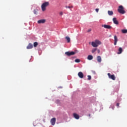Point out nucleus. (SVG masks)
I'll return each mask as SVG.
<instances>
[{"label": "nucleus", "mask_w": 127, "mask_h": 127, "mask_svg": "<svg viewBox=\"0 0 127 127\" xmlns=\"http://www.w3.org/2000/svg\"><path fill=\"white\" fill-rule=\"evenodd\" d=\"M91 45L93 46V47H98V45L96 42H92Z\"/></svg>", "instance_id": "obj_13"}, {"label": "nucleus", "mask_w": 127, "mask_h": 127, "mask_svg": "<svg viewBox=\"0 0 127 127\" xmlns=\"http://www.w3.org/2000/svg\"><path fill=\"white\" fill-rule=\"evenodd\" d=\"M118 42V37L116 35L114 36V45H117Z\"/></svg>", "instance_id": "obj_11"}, {"label": "nucleus", "mask_w": 127, "mask_h": 127, "mask_svg": "<svg viewBox=\"0 0 127 127\" xmlns=\"http://www.w3.org/2000/svg\"><path fill=\"white\" fill-rule=\"evenodd\" d=\"M119 52L117 53V54H122V53L123 52V48H119L118 50Z\"/></svg>", "instance_id": "obj_16"}, {"label": "nucleus", "mask_w": 127, "mask_h": 127, "mask_svg": "<svg viewBox=\"0 0 127 127\" xmlns=\"http://www.w3.org/2000/svg\"><path fill=\"white\" fill-rule=\"evenodd\" d=\"M33 48V45L31 43H29L27 46V49H31Z\"/></svg>", "instance_id": "obj_10"}, {"label": "nucleus", "mask_w": 127, "mask_h": 127, "mask_svg": "<svg viewBox=\"0 0 127 127\" xmlns=\"http://www.w3.org/2000/svg\"><path fill=\"white\" fill-rule=\"evenodd\" d=\"M108 13L109 15H113V14H114V12H113V11L108 10Z\"/></svg>", "instance_id": "obj_18"}, {"label": "nucleus", "mask_w": 127, "mask_h": 127, "mask_svg": "<svg viewBox=\"0 0 127 127\" xmlns=\"http://www.w3.org/2000/svg\"><path fill=\"white\" fill-rule=\"evenodd\" d=\"M73 116L74 118H75L76 120H79L80 119V116L79 115L76 114V113H73Z\"/></svg>", "instance_id": "obj_8"}, {"label": "nucleus", "mask_w": 127, "mask_h": 127, "mask_svg": "<svg viewBox=\"0 0 127 127\" xmlns=\"http://www.w3.org/2000/svg\"><path fill=\"white\" fill-rule=\"evenodd\" d=\"M78 76L79 77V78H81V79L84 78V74H83V72L81 71H80L78 73Z\"/></svg>", "instance_id": "obj_7"}, {"label": "nucleus", "mask_w": 127, "mask_h": 127, "mask_svg": "<svg viewBox=\"0 0 127 127\" xmlns=\"http://www.w3.org/2000/svg\"><path fill=\"white\" fill-rule=\"evenodd\" d=\"M102 27H104V28H106L107 29H111V28H112V26L109 25H102Z\"/></svg>", "instance_id": "obj_6"}, {"label": "nucleus", "mask_w": 127, "mask_h": 127, "mask_svg": "<svg viewBox=\"0 0 127 127\" xmlns=\"http://www.w3.org/2000/svg\"><path fill=\"white\" fill-rule=\"evenodd\" d=\"M97 62H98L99 63H101V62H102V58H101V56H97Z\"/></svg>", "instance_id": "obj_12"}, {"label": "nucleus", "mask_w": 127, "mask_h": 127, "mask_svg": "<svg viewBox=\"0 0 127 127\" xmlns=\"http://www.w3.org/2000/svg\"><path fill=\"white\" fill-rule=\"evenodd\" d=\"M46 21V20L43 19L39 20L38 21V23H39V24H40L41 23H45Z\"/></svg>", "instance_id": "obj_9"}, {"label": "nucleus", "mask_w": 127, "mask_h": 127, "mask_svg": "<svg viewBox=\"0 0 127 127\" xmlns=\"http://www.w3.org/2000/svg\"><path fill=\"white\" fill-rule=\"evenodd\" d=\"M37 45H38V43H37V42L34 43V47H37Z\"/></svg>", "instance_id": "obj_22"}, {"label": "nucleus", "mask_w": 127, "mask_h": 127, "mask_svg": "<svg viewBox=\"0 0 127 127\" xmlns=\"http://www.w3.org/2000/svg\"><path fill=\"white\" fill-rule=\"evenodd\" d=\"M88 117H91V114H89Z\"/></svg>", "instance_id": "obj_32"}, {"label": "nucleus", "mask_w": 127, "mask_h": 127, "mask_svg": "<svg viewBox=\"0 0 127 127\" xmlns=\"http://www.w3.org/2000/svg\"><path fill=\"white\" fill-rule=\"evenodd\" d=\"M60 15H63V12L61 11L60 12Z\"/></svg>", "instance_id": "obj_28"}, {"label": "nucleus", "mask_w": 127, "mask_h": 127, "mask_svg": "<svg viewBox=\"0 0 127 127\" xmlns=\"http://www.w3.org/2000/svg\"><path fill=\"white\" fill-rule=\"evenodd\" d=\"M122 33H127V29L122 30Z\"/></svg>", "instance_id": "obj_20"}, {"label": "nucleus", "mask_w": 127, "mask_h": 127, "mask_svg": "<svg viewBox=\"0 0 127 127\" xmlns=\"http://www.w3.org/2000/svg\"><path fill=\"white\" fill-rule=\"evenodd\" d=\"M56 123V118H53L51 120V123L52 126H55Z\"/></svg>", "instance_id": "obj_5"}, {"label": "nucleus", "mask_w": 127, "mask_h": 127, "mask_svg": "<svg viewBox=\"0 0 127 127\" xmlns=\"http://www.w3.org/2000/svg\"><path fill=\"white\" fill-rule=\"evenodd\" d=\"M65 39H66V40L67 41V43H69L70 41H71L70 37H69L68 36L65 37Z\"/></svg>", "instance_id": "obj_19"}, {"label": "nucleus", "mask_w": 127, "mask_h": 127, "mask_svg": "<svg viewBox=\"0 0 127 127\" xmlns=\"http://www.w3.org/2000/svg\"><path fill=\"white\" fill-rule=\"evenodd\" d=\"M49 5V2L46 1L42 3L41 5V8L42 11H45L46 10V7Z\"/></svg>", "instance_id": "obj_1"}, {"label": "nucleus", "mask_w": 127, "mask_h": 127, "mask_svg": "<svg viewBox=\"0 0 127 127\" xmlns=\"http://www.w3.org/2000/svg\"><path fill=\"white\" fill-rule=\"evenodd\" d=\"M113 21L115 24H119V21L117 20V18H113Z\"/></svg>", "instance_id": "obj_14"}, {"label": "nucleus", "mask_w": 127, "mask_h": 127, "mask_svg": "<svg viewBox=\"0 0 127 127\" xmlns=\"http://www.w3.org/2000/svg\"><path fill=\"white\" fill-rule=\"evenodd\" d=\"M75 54H76L75 52H66L65 53V55H67V56H71V55H75Z\"/></svg>", "instance_id": "obj_4"}, {"label": "nucleus", "mask_w": 127, "mask_h": 127, "mask_svg": "<svg viewBox=\"0 0 127 127\" xmlns=\"http://www.w3.org/2000/svg\"><path fill=\"white\" fill-rule=\"evenodd\" d=\"M87 77H88L87 80H91V79H92V76H91V75H88Z\"/></svg>", "instance_id": "obj_24"}, {"label": "nucleus", "mask_w": 127, "mask_h": 127, "mask_svg": "<svg viewBox=\"0 0 127 127\" xmlns=\"http://www.w3.org/2000/svg\"><path fill=\"white\" fill-rule=\"evenodd\" d=\"M38 10L37 9H34V14H37V11H38Z\"/></svg>", "instance_id": "obj_23"}, {"label": "nucleus", "mask_w": 127, "mask_h": 127, "mask_svg": "<svg viewBox=\"0 0 127 127\" xmlns=\"http://www.w3.org/2000/svg\"><path fill=\"white\" fill-rule=\"evenodd\" d=\"M118 11L119 12V13H121V14H125V13H126V11H125V8L123 5H120L119 6Z\"/></svg>", "instance_id": "obj_2"}, {"label": "nucleus", "mask_w": 127, "mask_h": 127, "mask_svg": "<svg viewBox=\"0 0 127 127\" xmlns=\"http://www.w3.org/2000/svg\"><path fill=\"white\" fill-rule=\"evenodd\" d=\"M107 75L109 79H112V80H113V81H115V80H116V76H115V74L111 75V73H108Z\"/></svg>", "instance_id": "obj_3"}, {"label": "nucleus", "mask_w": 127, "mask_h": 127, "mask_svg": "<svg viewBox=\"0 0 127 127\" xmlns=\"http://www.w3.org/2000/svg\"><path fill=\"white\" fill-rule=\"evenodd\" d=\"M88 60H93V56L88 55L87 57Z\"/></svg>", "instance_id": "obj_17"}, {"label": "nucleus", "mask_w": 127, "mask_h": 127, "mask_svg": "<svg viewBox=\"0 0 127 127\" xmlns=\"http://www.w3.org/2000/svg\"><path fill=\"white\" fill-rule=\"evenodd\" d=\"M87 31L88 32H90V31H92V29H89Z\"/></svg>", "instance_id": "obj_29"}, {"label": "nucleus", "mask_w": 127, "mask_h": 127, "mask_svg": "<svg viewBox=\"0 0 127 127\" xmlns=\"http://www.w3.org/2000/svg\"><path fill=\"white\" fill-rule=\"evenodd\" d=\"M80 60L79 59H76L75 60L74 62H76V63H79Z\"/></svg>", "instance_id": "obj_21"}, {"label": "nucleus", "mask_w": 127, "mask_h": 127, "mask_svg": "<svg viewBox=\"0 0 127 127\" xmlns=\"http://www.w3.org/2000/svg\"><path fill=\"white\" fill-rule=\"evenodd\" d=\"M97 51V49H94L92 50V53H95L96 51Z\"/></svg>", "instance_id": "obj_25"}, {"label": "nucleus", "mask_w": 127, "mask_h": 127, "mask_svg": "<svg viewBox=\"0 0 127 127\" xmlns=\"http://www.w3.org/2000/svg\"><path fill=\"white\" fill-rule=\"evenodd\" d=\"M117 107H120V103H117Z\"/></svg>", "instance_id": "obj_30"}, {"label": "nucleus", "mask_w": 127, "mask_h": 127, "mask_svg": "<svg viewBox=\"0 0 127 127\" xmlns=\"http://www.w3.org/2000/svg\"><path fill=\"white\" fill-rule=\"evenodd\" d=\"M97 51H98V53H100V50H98Z\"/></svg>", "instance_id": "obj_31"}, {"label": "nucleus", "mask_w": 127, "mask_h": 127, "mask_svg": "<svg viewBox=\"0 0 127 127\" xmlns=\"http://www.w3.org/2000/svg\"><path fill=\"white\" fill-rule=\"evenodd\" d=\"M95 43H96V44L98 45V46H99V45H101V44H102V42H101V41H100V40H95Z\"/></svg>", "instance_id": "obj_15"}, {"label": "nucleus", "mask_w": 127, "mask_h": 127, "mask_svg": "<svg viewBox=\"0 0 127 127\" xmlns=\"http://www.w3.org/2000/svg\"><path fill=\"white\" fill-rule=\"evenodd\" d=\"M65 7L66 8H73V6H66Z\"/></svg>", "instance_id": "obj_26"}, {"label": "nucleus", "mask_w": 127, "mask_h": 127, "mask_svg": "<svg viewBox=\"0 0 127 127\" xmlns=\"http://www.w3.org/2000/svg\"><path fill=\"white\" fill-rule=\"evenodd\" d=\"M99 8H96L95 9V11L97 12H99Z\"/></svg>", "instance_id": "obj_27"}]
</instances>
